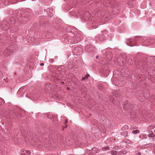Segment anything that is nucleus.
Masks as SVG:
<instances>
[{"instance_id":"a19ab883","label":"nucleus","mask_w":155,"mask_h":155,"mask_svg":"<svg viewBox=\"0 0 155 155\" xmlns=\"http://www.w3.org/2000/svg\"><path fill=\"white\" fill-rule=\"evenodd\" d=\"M98 56H97L96 57V58L97 59V58H98Z\"/></svg>"},{"instance_id":"f704fd0d","label":"nucleus","mask_w":155,"mask_h":155,"mask_svg":"<svg viewBox=\"0 0 155 155\" xmlns=\"http://www.w3.org/2000/svg\"><path fill=\"white\" fill-rule=\"evenodd\" d=\"M51 60V61L50 62V63H52L54 62V60L53 59H51L50 60Z\"/></svg>"},{"instance_id":"cd10ccee","label":"nucleus","mask_w":155,"mask_h":155,"mask_svg":"<svg viewBox=\"0 0 155 155\" xmlns=\"http://www.w3.org/2000/svg\"><path fill=\"white\" fill-rule=\"evenodd\" d=\"M132 40V39L129 40L130 42V45H129L128 43H126L128 45L130 46H134V45L132 44H131Z\"/></svg>"},{"instance_id":"6ab92c4d","label":"nucleus","mask_w":155,"mask_h":155,"mask_svg":"<svg viewBox=\"0 0 155 155\" xmlns=\"http://www.w3.org/2000/svg\"><path fill=\"white\" fill-rule=\"evenodd\" d=\"M90 76L89 74H86L85 75V76L83 77L82 78V79H81V81L83 80H85L86 79H87Z\"/></svg>"},{"instance_id":"5701e85b","label":"nucleus","mask_w":155,"mask_h":155,"mask_svg":"<svg viewBox=\"0 0 155 155\" xmlns=\"http://www.w3.org/2000/svg\"><path fill=\"white\" fill-rule=\"evenodd\" d=\"M26 150L24 149H22L21 150V155H26Z\"/></svg>"},{"instance_id":"aec40b11","label":"nucleus","mask_w":155,"mask_h":155,"mask_svg":"<svg viewBox=\"0 0 155 155\" xmlns=\"http://www.w3.org/2000/svg\"><path fill=\"white\" fill-rule=\"evenodd\" d=\"M126 153L124 151H120L118 152L117 154L118 155H124Z\"/></svg>"},{"instance_id":"c03bdc74","label":"nucleus","mask_w":155,"mask_h":155,"mask_svg":"<svg viewBox=\"0 0 155 155\" xmlns=\"http://www.w3.org/2000/svg\"><path fill=\"white\" fill-rule=\"evenodd\" d=\"M67 89H68V90H69V87H68L67 88Z\"/></svg>"},{"instance_id":"c756f323","label":"nucleus","mask_w":155,"mask_h":155,"mask_svg":"<svg viewBox=\"0 0 155 155\" xmlns=\"http://www.w3.org/2000/svg\"><path fill=\"white\" fill-rule=\"evenodd\" d=\"M148 127L149 129H152L155 127V126H149Z\"/></svg>"},{"instance_id":"bb28decb","label":"nucleus","mask_w":155,"mask_h":155,"mask_svg":"<svg viewBox=\"0 0 155 155\" xmlns=\"http://www.w3.org/2000/svg\"><path fill=\"white\" fill-rule=\"evenodd\" d=\"M150 60L152 61H155V56H152L150 57Z\"/></svg>"},{"instance_id":"ea45409f","label":"nucleus","mask_w":155,"mask_h":155,"mask_svg":"<svg viewBox=\"0 0 155 155\" xmlns=\"http://www.w3.org/2000/svg\"><path fill=\"white\" fill-rule=\"evenodd\" d=\"M138 38V37H135V38L134 39H135H135H136V38Z\"/></svg>"},{"instance_id":"f257e3e1","label":"nucleus","mask_w":155,"mask_h":155,"mask_svg":"<svg viewBox=\"0 0 155 155\" xmlns=\"http://www.w3.org/2000/svg\"><path fill=\"white\" fill-rule=\"evenodd\" d=\"M96 3H98V6L101 5L103 6H108L109 5L113 8V14L116 15L120 12L119 4L116 3V0H108L107 2H105L104 0H97Z\"/></svg>"},{"instance_id":"423d86ee","label":"nucleus","mask_w":155,"mask_h":155,"mask_svg":"<svg viewBox=\"0 0 155 155\" xmlns=\"http://www.w3.org/2000/svg\"><path fill=\"white\" fill-rule=\"evenodd\" d=\"M155 40L152 39H148L146 40L144 42H143V44H147V45H149L151 44H152L154 42Z\"/></svg>"},{"instance_id":"7ed1b4c3","label":"nucleus","mask_w":155,"mask_h":155,"mask_svg":"<svg viewBox=\"0 0 155 155\" xmlns=\"http://www.w3.org/2000/svg\"><path fill=\"white\" fill-rule=\"evenodd\" d=\"M51 72H53L54 74L53 75L56 78L58 79H61V75L59 74V72L58 71L57 69L56 68H54L53 70H51Z\"/></svg>"},{"instance_id":"58836bf2","label":"nucleus","mask_w":155,"mask_h":155,"mask_svg":"<svg viewBox=\"0 0 155 155\" xmlns=\"http://www.w3.org/2000/svg\"><path fill=\"white\" fill-rule=\"evenodd\" d=\"M49 10H51V11H53V8H51V9H50V8H49Z\"/></svg>"},{"instance_id":"412c9836","label":"nucleus","mask_w":155,"mask_h":155,"mask_svg":"<svg viewBox=\"0 0 155 155\" xmlns=\"http://www.w3.org/2000/svg\"><path fill=\"white\" fill-rule=\"evenodd\" d=\"M110 149V147L108 146H106L102 148V149L103 151H105L108 150Z\"/></svg>"},{"instance_id":"79ce46f5","label":"nucleus","mask_w":155,"mask_h":155,"mask_svg":"<svg viewBox=\"0 0 155 155\" xmlns=\"http://www.w3.org/2000/svg\"><path fill=\"white\" fill-rule=\"evenodd\" d=\"M49 118H51V117L50 116H49Z\"/></svg>"},{"instance_id":"4468645a","label":"nucleus","mask_w":155,"mask_h":155,"mask_svg":"<svg viewBox=\"0 0 155 155\" xmlns=\"http://www.w3.org/2000/svg\"><path fill=\"white\" fill-rule=\"evenodd\" d=\"M5 54L6 56H8L11 54V53H10V50L8 49H6L5 51Z\"/></svg>"},{"instance_id":"2f4dec72","label":"nucleus","mask_w":155,"mask_h":155,"mask_svg":"<svg viewBox=\"0 0 155 155\" xmlns=\"http://www.w3.org/2000/svg\"><path fill=\"white\" fill-rule=\"evenodd\" d=\"M26 155L30 154H31V152L29 150H26Z\"/></svg>"},{"instance_id":"4c0bfd02","label":"nucleus","mask_w":155,"mask_h":155,"mask_svg":"<svg viewBox=\"0 0 155 155\" xmlns=\"http://www.w3.org/2000/svg\"><path fill=\"white\" fill-rule=\"evenodd\" d=\"M135 129V128L134 127H131V128H130V129L131 130H133V129Z\"/></svg>"},{"instance_id":"f8f14e48","label":"nucleus","mask_w":155,"mask_h":155,"mask_svg":"<svg viewBox=\"0 0 155 155\" xmlns=\"http://www.w3.org/2000/svg\"><path fill=\"white\" fill-rule=\"evenodd\" d=\"M106 118L105 116H102L100 118V121L101 123H103L104 122V121H106Z\"/></svg>"},{"instance_id":"72a5a7b5","label":"nucleus","mask_w":155,"mask_h":155,"mask_svg":"<svg viewBox=\"0 0 155 155\" xmlns=\"http://www.w3.org/2000/svg\"><path fill=\"white\" fill-rule=\"evenodd\" d=\"M119 147V146H115L114 147V149L115 150H117L118 149V148Z\"/></svg>"},{"instance_id":"f3484780","label":"nucleus","mask_w":155,"mask_h":155,"mask_svg":"<svg viewBox=\"0 0 155 155\" xmlns=\"http://www.w3.org/2000/svg\"><path fill=\"white\" fill-rule=\"evenodd\" d=\"M94 49V48L93 47H90L88 48L87 51L89 52H92Z\"/></svg>"},{"instance_id":"4be33fe9","label":"nucleus","mask_w":155,"mask_h":155,"mask_svg":"<svg viewBox=\"0 0 155 155\" xmlns=\"http://www.w3.org/2000/svg\"><path fill=\"white\" fill-rule=\"evenodd\" d=\"M124 142L126 143L130 144L132 143V142L129 140H124Z\"/></svg>"},{"instance_id":"b1692460","label":"nucleus","mask_w":155,"mask_h":155,"mask_svg":"<svg viewBox=\"0 0 155 155\" xmlns=\"http://www.w3.org/2000/svg\"><path fill=\"white\" fill-rule=\"evenodd\" d=\"M140 132V131L138 130H133L132 131V133L133 134H137L138 133H139Z\"/></svg>"},{"instance_id":"a211bd4d","label":"nucleus","mask_w":155,"mask_h":155,"mask_svg":"<svg viewBox=\"0 0 155 155\" xmlns=\"http://www.w3.org/2000/svg\"><path fill=\"white\" fill-rule=\"evenodd\" d=\"M128 128V127L127 125L124 126L122 128V131H125L127 130Z\"/></svg>"},{"instance_id":"20e7f679","label":"nucleus","mask_w":155,"mask_h":155,"mask_svg":"<svg viewBox=\"0 0 155 155\" xmlns=\"http://www.w3.org/2000/svg\"><path fill=\"white\" fill-rule=\"evenodd\" d=\"M132 105L130 104L129 102L127 103L126 104H125L123 105L124 108L125 110H132L133 108H132Z\"/></svg>"},{"instance_id":"1a4fd4ad","label":"nucleus","mask_w":155,"mask_h":155,"mask_svg":"<svg viewBox=\"0 0 155 155\" xmlns=\"http://www.w3.org/2000/svg\"><path fill=\"white\" fill-rule=\"evenodd\" d=\"M135 2L134 0L131 1V0H130L128 2L127 4L130 7L133 8L135 4Z\"/></svg>"},{"instance_id":"c85d7f7f","label":"nucleus","mask_w":155,"mask_h":155,"mask_svg":"<svg viewBox=\"0 0 155 155\" xmlns=\"http://www.w3.org/2000/svg\"><path fill=\"white\" fill-rule=\"evenodd\" d=\"M154 146V144L152 143H150L147 144V146L149 147H152Z\"/></svg>"},{"instance_id":"7c9ffc66","label":"nucleus","mask_w":155,"mask_h":155,"mask_svg":"<svg viewBox=\"0 0 155 155\" xmlns=\"http://www.w3.org/2000/svg\"><path fill=\"white\" fill-rule=\"evenodd\" d=\"M53 13H52L50 12H49V17H51L53 16Z\"/></svg>"},{"instance_id":"f03ea898","label":"nucleus","mask_w":155,"mask_h":155,"mask_svg":"<svg viewBox=\"0 0 155 155\" xmlns=\"http://www.w3.org/2000/svg\"><path fill=\"white\" fill-rule=\"evenodd\" d=\"M150 96V93L148 91H147L146 93L143 94L142 91L140 90L137 92L136 97L141 102L144 101L145 98H147Z\"/></svg>"},{"instance_id":"473e14b6","label":"nucleus","mask_w":155,"mask_h":155,"mask_svg":"<svg viewBox=\"0 0 155 155\" xmlns=\"http://www.w3.org/2000/svg\"><path fill=\"white\" fill-rule=\"evenodd\" d=\"M92 150L93 151H96L98 150L96 147H93L92 149Z\"/></svg>"},{"instance_id":"ddd939ff","label":"nucleus","mask_w":155,"mask_h":155,"mask_svg":"<svg viewBox=\"0 0 155 155\" xmlns=\"http://www.w3.org/2000/svg\"><path fill=\"white\" fill-rule=\"evenodd\" d=\"M98 88L100 91L102 90L103 89V86L102 83H100L98 84Z\"/></svg>"},{"instance_id":"0eeeda50","label":"nucleus","mask_w":155,"mask_h":155,"mask_svg":"<svg viewBox=\"0 0 155 155\" xmlns=\"http://www.w3.org/2000/svg\"><path fill=\"white\" fill-rule=\"evenodd\" d=\"M119 59H117V61L118 62H119L120 63L121 62L123 64H124L126 62L127 60L126 55H124L122 57H121V59H120V61H119Z\"/></svg>"},{"instance_id":"39448f33","label":"nucleus","mask_w":155,"mask_h":155,"mask_svg":"<svg viewBox=\"0 0 155 155\" xmlns=\"http://www.w3.org/2000/svg\"><path fill=\"white\" fill-rule=\"evenodd\" d=\"M91 17V15L89 12L87 11L84 12L83 19L85 21L88 20Z\"/></svg>"},{"instance_id":"a18cd8bd","label":"nucleus","mask_w":155,"mask_h":155,"mask_svg":"<svg viewBox=\"0 0 155 155\" xmlns=\"http://www.w3.org/2000/svg\"><path fill=\"white\" fill-rule=\"evenodd\" d=\"M4 80H5V79H4Z\"/></svg>"},{"instance_id":"2eb2a0df","label":"nucleus","mask_w":155,"mask_h":155,"mask_svg":"<svg viewBox=\"0 0 155 155\" xmlns=\"http://www.w3.org/2000/svg\"><path fill=\"white\" fill-rule=\"evenodd\" d=\"M128 132L127 131H125L121 132L120 135L121 136H124V137H127L128 136Z\"/></svg>"},{"instance_id":"9b49d317","label":"nucleus","mask_w":155,"mask_h":155,"mask_svg":"<svg viewBox=\"0 0 155 155\" xmlns=\"http://www.w3.org/2000/svg\"><path fill=\"white\" fill-rule=\"evenodd\" d=\"M103 72L104 75L107 76L109 74V70L107 69H103Z\"/></svg>"},{"instance_id":"9d476101","label":"nucleus","mask_w":155,"mask_h":155,"mask_svg":"<svg viewBox=\"0 0 155 155\" xmlns=\"http://www.w3.org/2000/svg\"><path fill=\"white\" fill-rule=\"evenodd\" d=\"M10 2L13 3H15V2H13L12 1V0H10ZM2 2L3 3L4 5H8L9 4V2H10V0H2Z\"/></svg>"},{"instance_id":"a878e982","label":"nucleus","mask_w":155,"mask_h":155,"mask_svg":"<svg viewBox=\"0 0 155 155\" xmlns=\"http://www.w3.org/2000/svg\"><path fill=\"white\" fill-rule=\"evenodd\" d=\"M100 12L99 11V12L97 11V12L96 11V12H94V15H95L96 16H98L100 14Z\"/></svg>"},{"instance_id":"dca6fc26","label":"nucleus","mask_w":155,"mask_h":155,"mask_svg":"<svg viewBox=\"0 0 155 155\" xmlns=\"http://www.w3.org/2000/svg\"><path fill=\"white\" fill-rule=\"evenodd\" d=\"M148 133H149V134H148V136L149 137H151L154 136V134L152 131H149Z\"/></svg>"},{"instance_id":"6e6552de","label":"nucleus","mask_w":155,"mask_h":155,"mask_svg":"<svg viewBox=\"0 0 155 155\" xmlns=\"http://www.w3.org/2000/svg\"><path fill=\"white\" fill-rule=\"evenodd\" d=\"M113 95L115 97H118L120 95L121 92L120 90H118L117 91H114L112 93Z\"/></svg>"},{"instance_id":"393cba45","label":"nucleus","mask_w":155,"mask_h":155,"mask_svg":"<svg viewBox=\"0 0 155 155\" xmlns=\"http://www.w3.org/2000/svg\"><path fill=\"white\" fill-rule=\"evenodd\" d=\"M110 153L112 155H115L117 154V152L115 150H112Z\"/></svg>"},{"instance_id":"c9c22d12","label":"nucleus","mask_w":155,"mask_h":155,"mask_svg":"<svg viewBox=\"0 0 155 155\" xmlns=\"http://www.w3.org/2000/svg\"><path fill=\"white\" fill-rule=\"evenodd\" d=\"M40 65L41 66H43L44 65V64L43 63H41Z\"/></svg>"},{"instance_id":"37998d69","label":"nucleus","mask_w":155,"mask_h":155,"mask_svg":"<svg viewBox=\"0 0 155 155\" xmlns=\"http://www.w3.org/2000/svg\"><path fill=\"white\" fill-rule=\"evenodd\" d=\"M138 154H141V153L140 152H139L138 153Z\"/></svg>"},{"instance_id":"e433bc0d","label":"nucleus","mask_w":155,"mask_h":155,"mask_svg":"<svg viewBox=\"0 0 155 155\" xmlns=\"http://www.w3.org/2000/svg\"><path fill=\"white\" fill-rule=\"evenodd\" d=\"M68 122V121H67V119H66L65 120V124H66Z\"/></svg>"}]
</instances>
